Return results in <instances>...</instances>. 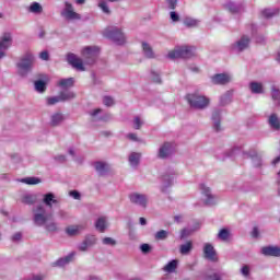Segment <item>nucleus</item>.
<instances>
[{"mask_svg": "<svg viewBox=\"0 0 280 280\" xmlns=\"http://www.w3.org/2000/svg\"><path fill=\"white\" fill-rule=\"evenodd\" d=\"M18 75L27 78L34 69V55L26 54L16 62Z\"/></svg>", "mask_w": 280, "mask_h": 280, "instance_id": "1", "label": "nucleus"}, {"mask_svg": "<svg viewBox=\"0 0 280 280\" xmlns=\"http://www.w3.org/2000/svg\"><path fill=\"white\" fill-rule=\"evenodd\" d=\"M105 38H109L116 45H124L126 43V35L121 32V28L117 26H109L104 31Z\"/></svg>", "mask_w": 280, "mask_h": 280, "instance_id": "2", "label": "nucleus"}, {"mask_svg": "<svg viewBox=\"0 0 280 280\" xmlns=\"http://www.w3.org/2000/svg\"><path fill=\"white\" fill-rule=\"evenodd\" d=\"M196 54V47L194 46H182L167 54L170 60H176V58H192Z\"/></svg>", "mask_w": 280, "mask_h": 280, "instance_id": "3", "label": "nucleus"}, {"mask_svg": "<svg viewBox=\"0 0 280 280\" xmlns=\"http://www.w3.org/2000/svg\"><path fill=\"white\" fill-rule=\"evenodd\" d=\"M81 56L83 58V62L86 65H95V62H97V58L100 57V47L86 46L82 49Z\"/></svg>", "mask_w": 280, "mask_h": 280, "instance_id": "4", "label": "nucleus"}, {"mask_svg": "<svg viewBox=\"0 0 280 280\" xmlns=\"http://www.w3.org/2000/svg\"><path fill=\"white\" fill-rule=\"evenodd\" d=\"M186 100L191 108H198L199 110H202V108H207L210 102L209 97L200 94H188L186 96Z\"/></svg>", "mask_w": 280, "mask_h": 280, "instance_id": "5", "label": "nucleus"}, {"mask_svg": "<svg viewBox=\"0 0 280 280\" xmlns=\"http://www.w3.org/2000/svg\"><path fill=\"white\" fill-rule=\"evenodd\" d=\"M33 222L36 226H45L47 224V220H49V214H47V210L45 206L39 205L33 209Z\"/></svg>", "mask_w": 280, "mask_h": 280, "instance_id": "6", "label": "nucleus"}, {"mask_svg": "<svg viewBox=\"0 0 280 280\" xmlns=\"http://www.w3.org/2000/svg\"><path fill=\"white\" fill-rule=\"evenodd\" d=\"M67 61L72 69H75V71H86V68L84 67V61H82L81 58L77 57L75 54L70 52L67 55Z\"/></svg>", "mask_w": 280, "mask_h": 280, "instance_id": "7", "label": "nucleus"}, {"mask_svg": "<svg viewBox=\"0 0 280 280\" xmlns=\"http://www.w3.org/2000/svg\"><path fill=\"white\" fill-rule=\"evenodd\" d=\"M129 200L131 205H137L138 207H142V209L148 207V195L131 192L129 195Z\"/></svg>", "mask_w": 280, "mask_h": 280, "instance_id": "8", "label": "nucleus"}, {"mask_svg": "<svg viewBox=\"0 0 280 280\" xmlns=\"http://www.w3.org/2000/svg\"><path fill=\"white\" fill-rule=\"evenodd\" d=\"M12 46V34L4 33L0 38V59L5 57V51Z\"/></svg>", "mask_w": 280, "mask_h": 280, "instance_id": "9", "label": "nucleus"}, {"mask_svg": "<svg viewBox=\"0 0 280 280\" xmlns=\"http://www.w3.org/2000/svg\"><path fill=\"white\" fill-rule=\"evenodd\" d=\"M172 154H174V143L164 142L159 149L158 156L159 159H170Z\"/></svg>", "mask_w": 280, "mask_h": 280, "instance_id": "10", "label": "nucleus"}, {"mask_svg": "<svg viewBox=\"0 0 280 280\" xmlns=\"http://www.w3.org/2000/svg\"><path fill=\"white\" fill-rule=\"evenodd\" d=\"M61 16L68 21H78L80 20V14L73 11V4L66 2L65 9L61 11Z\"/></svg>", "mask_w": 280, "mask_h": 280, "instance_id": "11", "label": "nucleus"}, {"mask_svg": "<svg viewBox=\"0 0 280 280\" xmlns=\"http://www.w3.org/2000/svg\"><path fill=\"white\" fill-rule=\"evenodd\" d=\"M96 242H97V238L95 237V235L88 234L83 240V242L78 245V248L82 253H85V250H89L91 246H95Z\"/></svg>", "mask_w": 280, "mask_h": 280, "instance_id": "12", "label": "nucleus"}, {"mask_svg": "<svg viewBox=\"0 0 280 280\" xmlns=\"http://www.w3.org/2000/svg\"><path fill=\"white\" fill-rule=\"evenodd\" d=\"M248 45H250V37L243 35L240 40L232 45L234 51H244V49H248Z\"/></svg>", "mask_w": 280, "mask_h": 280, "instance_id": "13", "label": "nucleus"}, {"mask_svg": "<svg viewBox=\"0 0 280 280\" xmlns=\"http://www.w3.org/2000/svg\"><path fill=\"white\" fill-rule=\"evenodd\" d=\"M211 120H212V127L213 130L215 132H220V130H222V112L220 109H214L212 112V116H211Z\"/></svg>", "mask_w": 280, "mask_h": 280, "instance_id": "14", "label": "nucleus"}, {"mask_svg": "<svg viewBox=\"0 0 280 280\" xmlns=\"http://www.w3.org/2000/svg\"><path fill=\"white\" fill-rule=\"evenodd\" d=\"M205 258L209 261H218V254L215 253V248L211 243H206L203 246Z\"/></svg>", "mask_w": 280, "mask_h": 280, "instance_id": "15", "label": "nucleus"}, {"mask_svg": "<svg viewBox=\"0 0 280 280\" xmlns=\"http://www.w3.org/2000/svg\"><path fill=\"white\" fill-rule=\"evenodd\" d=\"M225 9L229 10L231 14H242V12H244V2L229 1L225 3Z\"/></svg>", "mask_w": 280, "mask_h": 280, "instance_id": "16", "label": "nucleus"}, {"mask_svg": "<svg viewBox=\"0 0 280 280\" xmlns=\"http://www.w3.org/2000/svg\"><path fill=\"white\" fill-rule=\"evenodd\" d=\"M200 190L203 196H206V205L208 207H211L212 205L215 203V197L211 195V188L207 187L205 184H200Z\"/></svg>", "mask_w": 280, "mask_h": 280, "instance_id": "17", "label": "nucleus"}, {"mask_svg": "<svg viewBox=\"0 0 280 280\" xmlns=\"http://www.w3.org/2000/svg\"><path fill=\"white\" fill-rule=\"evenodd\" d=\"M261 254L266 257H280V247L265 246L261 248Z\"/></svg>", "mask_w": 280, "mask_h": 280, "instance_id": "18", "label": "nucleus"}, {"mask_svg": "<svg viewBox=\"0 0 280 280\" xmlns=\"http://www.w3.org/2000/svg\"><path fill=\"white\" fill-rule=\"evenodd\" d=\"M43 203L48 207V209H52L54 205H58V199H56L54 192H47L43 196Z\"/></svg>", "mask_w": 280, "mask_h": 280, "instance_id": "19", "label": "nucleus"}, {"mask_svg": "<svg viewBox=\"0 0 280 280\" xmlns=\"http://www.w3.org/2000/svg\"><path fill=\"white\" fill-rule=\"evenodd\" d=\"M95 172H97L98 176H106L108 174V164L106 162H95L94 163Z\"/></svg>", "mask_w": 280, "mask_h": 280, "instance_id": "20", "label": "nucleus"}, {"mask_svg": "<svg viewBox=\"0 0 280 280\" xmlns=\"http://www.w3.org/2000/svg\"><path fill=\"white\" fill-rule=\"evenodd\" d=\"M212 84H229L230 78L229 74L219 73L214 74L212 78Z\"/></svg>", "mask_w": 280, "mask_h": 280, "instance_id": "21", "label": "nucleus"}, {"mask_svg": "<svg viewBox=\"0 0 280 280\" xmlns=\"http://www.w3.org/2000/svg\"><path fill=\"white\" fill-rule=\"evenodd\" d=\"M85 229V225H70L66 229V233L69 235V237H73L78 235L80 231H84Z\"/></svg>", "mask_w": 280, "mask_h": 280, "instance_id": "22", "label": "nucleus"}, {"mask_svg": "<svg viewBox=\"0 0 280 280\" xmlns=\"http://www.w3.org/2000/svg\"><path fill=\"white\" fill-rule=\"evenodd\" d=\"M75 84V79L73 78H68V79H60L57 83V86L60 89L67 90L73 88Z\"/></svg>", "mask_w": 280, "mask_h": 280, "instance_id": "23", "label": "nucleus"}, {"mask_svg": "<svg viewBox=\"0 0 280 280\" xmlns=\"http://www.w3.org/2000/svg\"><path fill=\"white\" fill-rule=\"evenodd\" d=\"M162 180H163V186L161 188V191L165 194V191H167V188L172 187V184L174 183V175H170V174L163 175Z\"/></svg>", "mask_w": 280, "mask_h": 280, "instance_id": "24", "label": "nucleus"}, {"mask_svg": "<svg viewBox=\"0 0 280 280\" xmlns=\"http://www.w3.org/2000/svg\"><path fill=\"white\" fill-rule=\"evenodd\" d=\"M268 124L272 130H280V119L277 114H271L268 119Z\"/></svg>", "mask_w": 280, "mask_h": 280, "instance_id": "25", "label": "nucleus"}, {"mask_svg": "<svg viewBox=\"0 0 280 280\" xmlns=\"http://www.w3.org/2000/svg\"><path fill=\"white\" fill-rule=\"evenodd\" d=\"M23 205H36L38 202V195L36 194H26L22 197Z\"/></svg>", "mask_w": 280, "mask_h": 280, "instance_id": "26", "label": "nucleus"}, {"mask_svg": "<svg viewBox=\"0 0 280 280\" xmlns=\"http://www.w3.org/2000/svg\"><path fill=\"white\" fill-rule=\"evenodd\" d=\"M73 257H75V252L70 253L68 256L63 258H59L56 262L55 266H59L62 268V266H67V264H70L72 261Z\"/></svg>", "mask_w": 280, "mask_h": 280, "instance_id": "27", "label": "nucleus"}, {"mask_svg": "<svg viewBox=\"0 0 280 280\" xmlns=\"http://www.w3.org/2000/svg\"><path fill=\"white\" fill-rule=\"evenodd\" d=\"M249 91H252V93L255 95H259L264 93V85L259 82L253 81L249 83Z\"/></svg>", "mask_w": 280, "mask_h": 280, "instance_id": "28", "label": "nucleus"}, {"mask_svg": "<svg viewBox=\"0 0 280 280\" xmlns=\"http://www.w3.org/2000/svg\"><path fill=\"white\" fill-rule=\"evenodd\" d=\"M109 3H117V1L121 0H100L98 2V8L104 12V14H110V9L108 8V2Z\"/></svg>", "mask_w": 280, "mask_h": 280, "instance_id": "29", "label": "nucleus"}, {"mask_svg": "<svg viewBox=\"0 0 280 280\" xmlns=\"http://www.w3.org/2000/svg\"><path fill=\"white\" fill-rule=\"evenodd\" d=\"M141 161V153L132 152L129 155V163L131 167H137Z\"/></svg>", "mask_w": 280, "mask_h": 280, "instance_id": "30", "label": "nucleus"}, {"mask_svg": "<svg viewBox=\"0 0 280 280\" xmlns=\"http://www.w3.org/2000/svg\"><path fill=\"white\" fill-rule=\"evenodd\" d=\"M95 229L96 231H98L100 233H104V231H106V218L105 217H101L96 220L95 222Z\"/></svg>", "mask_w": 280, "mask_h": 280, "instance_id": "31", "label": "nucleus"}, {"mask_svg": "<svg viewBox=\"0 0 280 280\" xmlns=\"http://www.w3.org/2000/svg\"><path fill=\"white\" fill-rule=\"evenodd\" d=\"M142 49L145 58H154V50H152L150 44L142 42Z\"/></svg>", "mask_w": 280, "mask_h": 280, "instance_id": "32", "label": "nucleus"}, {"mask_svg": "<svg viewBox=\"0 0 280 280\" xmlns=\"http://www.w3.org/2000/svg\"><path fill=\"white\" fill-rule=\"evenodd\" d=\"M59 97H60L61 102H69V100L75 98V93H73L71 91H61L59 93Z\"/></svg>", "mask_w": 280, "mask_h": 280, "instance_id": "33", "label": "nucleus"}, {"mask_svg": "<svg viewBox=\"0 0 280 280\" xmlns=\"http://www.w3.org/2000/svg\"><path fill=\"white\" fill-rule=\"evenodd\" d=\"M231 100H233V92L228 91L224 95L220 98V105L226 106V104H231Z\"/></svg>", "mask_w": 280, "mask_h": 280, "instance_id": "34", "label": "nucleus"}, {"mask_svg": "<svg viewBox=\"0 0 280 280\" xmlns=\"http://www.w3.org/2000/svg\"><path fill=\"white\" fill-rule=\"evenodd\" d=\"M271 97L273 102L280 106V90L277 88V85L271 86Z\"/></svg>", "mask_w": 280, "mask_h": 280, "instance_id": "35", "label": "nucleus"}, {"mask_svg": "<svg viewBox=\"0 0 280 280\" xmlns=\"http://www.w3.org/2000/svg\"><path fill=\"white\" fill-rule=\"evenodd\" d=\"M261 14L265 19H272V16H277V14H279V9H264Z\"/></svg>", "mask_w": 280, "mask_h": 280, "instance_id": "36", "label": "nucleus"}, {"mask_svg": "<svg viewBox=\"0 0 280 280\" xmlns=\"http://www.w3.org/2000/svg\"><path fill=\"white\" fill-rule=\"evenodd\" d=\"M35 91H37V93H45V91H47V83L43 80H37L35 81Z\"/></svg>", "mask_w": 280, "mask_h": 280, "instance_id": "37", "label": "nucleus"}, {"mask_svg": "<svg viewBox=\"0 0 280 280\" xmlns=\"http://www.w3.org/2000/svg\"><path fill=\"white\" fill-rule=\"evenodd\" d=\"M176 268H178V260L173 259L164 267V270L165 272H176Z\"/></svg>", "mask_w": 280, "mask_h": 280, "instance_id": "38", "label": "nucleus"}, {"mask_svg": "<svg viewBox=\"0 0 280 280\" xmlns=\"http://www.w3.org/2000/svg\"><path fill=\"white\" fill-rule=\"evenodd\" d=\"M65 121V116L62 114H54L51 116V126H60Z\"/></svg>", "mask_w": 280, "mask_h": 280, "instance_id": "39", "label": "nucleus"}, {"mask_svg": "<svg viewBox=\"0 0 280 280\" xmlns=\"http://www.w3.org/2000/svg\"><path fill=\"white\" fill-rule=\"evenodd\" d=\"M191 248H194V244L191 242H187L186 244L180 245V254L189 255L191 253Z\"/></svg>", "mask_w": 280, "mask_h": 280, "instance_id": "40", "label": "nucleus"}, {"mask_svg": "<svg viewBox=\"0 0 280 280\" xmlns=\"http://www.w3.org/2000/svg\"><path fill=\"white\" fill-rule=\"evenodd\" d=\"M30 12H33V14H40V12H43V5L38 2H33L30 7Z\"/></svg>", "mask_w": 280, "mask_h": 280, "instance_id": "41", "label": "nucleus"}, {"mask_svg": "<svg viewBox=\"0 0 280 280\" xmlns=\"http://www.w3.org/2000/svg\"><path fill=\"white\" fill-rule=\"evenodd\" d=\"M219 240H221L222 242H226V240H229V237H231V232H229V230L226 229H222L219 234H218Z\"/></svg>", "mask_w": 280, "mask_h": 280, "instance_id": "42", "label": "nucleus"}, {"mask_svg": "<svg viewBox=\"0 0 280 280\" xmlns=\"http://www.w3.org/2000/svg\"><path fill=\"white\" fill-rule=\"evenodd\" d=\"M22 183H25L26 185H38L40 183V178L38 177H26L22 179Z\"/></svg>", "mask_w": 280, "mask_h": 280, "instance_id": "43", "label": "nucleus"}, {"mask_svg": "<svg viewBox=\"0 0 280 280\" xmlns=\"http://www.w3.org/2000/svg\"><path fill=\"white\" fill-rule=\"evenodd\" d=\"M44 226L48 233H56L58 231V225L56 222L46 223Z\"/></svg>", "mask_w": 280, "mask_h": 280, "instance_id": "44", "label": "nucleus"}, {"mask_svg": "<svg viewBox=\"0 0 280 280\" xmlns=\"http://www.w3.org/2000/svg\"><path fill=\"white\" fill-rule=\"evenodd\" d=\"M184 25H186V27H196V25H198V20H194L191 18H185Z\"/></svg>", "mask_w": 280, "mask_h": 280, "instance_id": "45", "label": "nucleus"}, {"mask_svg": "<svg viewBox=\"0 0 280 280\" xmlns=\"http://www.w3.org/2000/svg\"><path fill=\"white\" fill-rule=\"evenodd\" d=\"M241 150L242 149L240 147H234L230 152L225 153L223 161H224V159H233V156H235V154L241 152Z\"/></svg>", "mask_w": 280, "mask_h": 280, "instance_id": "46", "label": "nucleus"}, {"mask_svg": "<svg viewBox=\"0 0 280 280\" xmlns=\"http://www.w3.org/2000/svg\"><path fill=\"white\" fill-rule=\"evenodd\" d=\"M103 104L107 107L115 106V98H113V96H104Z\"/></svg>", "mask_w": 280, "mask_h": 280, "instance_id": "47", "label": "nucleus"}, {"mask_svg": "<svg viewBox=\"0 0 280 280\" xmlns=\"http://www.w3.org/2000/svg\"><path fill=\"white\" fill-rule=\"evenodd\" d=\"M151 80L152 82H154L155 84H161V74H159V72L156 71H151Z\"/></svg>", "mask_w": 280, "mask_h": 280, "instance_id": "48", "label": "nucleus"}, {"mask_svg": "<svg viewBox=\"0 0 280 280\" xmlns=\"http://www.w3.org/2000/svg\"><path fill=\"white\" fill-rule=\"evenodd\" d=\"M58 102H62L60 95L47 98L48 106H54V104H58Z\"/></svg>", "mask_w": 280, "mask_h": 280, "instance_id": "49", "label": "nucleus"}, {"mask_svg": "<svg viewBox=\"0 0 280 280\" xmlns=\"http://www.w3.org/2000/svg\"><path fill=\"white\" fill-rule=\"evenodd\" d=\"M155 240H167V231L161 230L155 233Z\"/></svg>", "mask_w": 280, "mask_h": 280, "instance_id": "50", "label": "nucleus"}, {"mask_svg": "<svg viewBox=\"0 0 280 280\" xmlns=\"http://www.w3.org/2000/svg\"><path fill=\"white\" fill-rule=\"evenodd\" d=\"M141 126H143V121H141V118L139 116H137L133 119V128H135V130H140Z\"/></svg>", "mask_w": 280, "mask_h": 280, "instance_id": "51", "label": "nucleus"}, {"mask_svg": "<svg viewBox=\"0 0 280 280\" xmlns=\"http://www.w3.org/2000/svg\"><path fill=\"white\" fill-rule=\"evenodd\" d=\"M254 167H261V158L259 155L252 156Z\"/></svg>", "mask_w": 280, "mask_h": 280, "instance_id": "52", "label": "nucleus"}, {"mask_svg": "<svg viewBox=\"0 0 280 280\" xmlns=\"http://www.w3.org/2000/svg\"><path fill=\"white\" fill-rule=\"evenodd\" d=\"M103 244L105 246H115L117 244V241H115L112 237H105V238H103Z\"/></svg>", "mask_w": 280, "mask_h": 280, "instance_id": "53", "label": "nucleus"}, {"mask_svg": "<svg viewBox=\"0 0 280 280\" xmlns=\"http://www.w3.org/2000/svg\"><path fill=\"white\" fill-rule=\"evenodd\" d=\"M140 250H141V253H143L144 255H148V253H150V252L152 250V246H150V244L144 243V244H142V245L140 246Z\"/></svg>", "mask_w": 280, "mask_h": 280, "instance_id": "54", "label": "nucleus"}, {"mask_svg": "<svg viewBox=\"0 0 280 280\" xmlns=\"http://www.w3.org/2000/svg\"><path fill=\"white\" fill-rule=\"evenodd\" d=\"M69 196L73 198L74 200H80L82 198V195L78 190H71L69 192Z\"/></svg>", "mask_w": 280, "mask_h": 280, "instance_id": "55", "label": "nucleus"}, {"mask_svg": "<svg viewBox=\"0 0 280 280\" xmlns=\"http://www.w3.org/2000/svg\"><path fill=\"white\" fill-rule=\"evenodd\" d=\"M171 20L173 21V23H178V21H180V15H178V13L176 11H172L170 13Z\"/></svg>", "mask_w": 280, "mask_h": 280, "instance_id": "56", "label": "nucleus"}, {"mask_svg": "<svg viewBox=\"0 0 280 280\" xmlns=\"http://www.w3.org/2000/svg\"><path fill=\"white\" fill-rule=\"evenodd\" d=\"M166 3L170 8V10H176L178 5V0H166Z\"/></svg>", "mask_w": 280, "mask_h": 280, "instance_id": "57", "label": "nucleus"}, {"mask_svg": "<svg viewBox=\"0 0 280 280\" xmlns=\"http://www.w3.org/2000/svg\"><path fill=\"white\" fill-rule=\"evenodd\" d=\"M222 277H224V273H213L211 276H208V280H222Z\"/></svg>", "mask_w": 280, "mask_h": 280, "instance_id": "58", "label": "nucleus"}, {"mask_svg": "<svg viewBox=\"0 0 280 280\" xmlns=\"http://www.w3.org/2000/svg\"><path fill=\"white\" fill-rule=\"evenodd\" d=\"M39 58L40 60H49V51L47 50H43L40 54H39Z\"/></svg>", "mask_w": 280, "mask_h": 280, "instance_id": "59", "label": "nucleus"}, {"mask_svg": "<svg viewBox=\"0 0 280 280\" xmlns=\"http://www.w3.org/2000/svg\"><path fill=\"white\" fill-rule=\"evenodd\" d=\"M189 235H191V231L184 229L180 233V238L185 240V237H189Z\"/></svg>", "mask_w": 280, "mask_h": 280, "instance_id": "60", "label": "nucleus"}, {"mask_svg": "<svg viewBox=\"0 0 280 280\" xmlns=\"http://www.w3.org/2000/svg\"><path fill=\"white\" fill-rule=\"evenodd\" d=\"M241 272L242 275H244V277H248V275H250V269L248 268V266H243Z\"/></svg>", "mask_w": 280, "mask_h": 280, "instance_id": "61", "label": "nucleus"}, {"mask_svg": "<svg viewBox=\"0 0 280 280\" xmlns=\"http://www.w3.org/2000/svg\"><path fill=\"white\" fill-rule=\"evenodd\" d=\"M21 237H23V234H21V232H18L12 236V242H20Z\"/></svg>", "mask_w": 280, "mask_h": 280, "instance_id": "62", "label": "nucleus"}, {"mask_svg": "<svg viewBox=\"0 0 280 280\" xmlns=\"http://www.w3.org/2000/svg\"><path fill=\"white\" fill-rule=\"evenodd\" d=\"M27 280H45V276L34 275L32 278H28Z\"/></svg>", "mask_w": 280, "mask_h": 280, "instance_id": "63", "label": "nucleus"}, {"mask_svg": "<svg viewBox=\"0 0 280 280\" xmlns=\"http://www.w3.org/2000/svg\"><path fill=\"white\" fill-rule=\"evenodd\" d=\"M127 139H130V141H139L137 133H128Z\"/></svg>", "mask_w": 280, "mask_h": 280, "instance_id": "64", "label": "nucleus"}]
</instances>
